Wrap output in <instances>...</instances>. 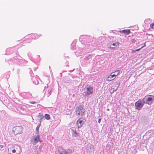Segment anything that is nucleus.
<instances>
[{"instance_id":"obj_1","label":"nucleus","mask_w":154,"mask_h":154,"mask_svg":"<svg viewBox=\"0 0 154 154\" xmlns=\"http://www.w3.org/2000/svg\"><path fill=\"white\" fill-rule=\"evenodd\" d=\"M20 152V148L17 145L12 146H10L8 149L9 154H19Z\"/></svg>"},{"instance_id":"obj_2","label":"nucleus","mask_w":154,"mask_h":154,"mask_svg":"<svg viewBox=\"0 0 154 154\" xmlns=\"http://www.w3.org/2000/svg\"><path fill=\"white\" fill-rule=\"evenodd\" d=\"M85 111V109L83 108V106L79 105L77 106L75 110V112L76 115L78 117L82 116Z\"/></svg>"},{"instance_id":"obj_3","label":"nucleus","mask_w":154,"mask_h":154,"mask_svg":"<svg viewBox=\"0 0 154 154\" xmlns=\"http://www.w3.org/2000/svg\"><path fill=\"white\" fill-rule=\"evenodd\" d=\"M120 71L119 70L113 72H112L106 79V81H110L114 79L116 76L119 74Z\"/></svg>"},{"instance_id":"obj_4","label":"nucleus","mask_w":154,"mask_h":154,"mask_svg":"<svg viewBox=\"0 0 154 154\" xmlns=\"http://www.w3.org/2000/svg\"><path fill=\"white\" fill-rule=\"evenodd\" d=\"M143 99L144 100L146 103L150 104L154 100V96L148 95L146 96L145 98H143Z\"/></svg>"},{"instance_id":"obj_5","label":"nucleus","mask_w":154,"mask_h":154,"mask_svg":"<svg viewBox=\"0 0 154 154\" xmlns=\"http://www.w3.org/2000/svg\"><path fill=\"white\" fill-rule=\"evenodd\" d=\"M23 128L21 126H15L13 129V131L15 135L22 133Z\"/></svg>"},{"instance_id":"obj_6","label":"nucleus","mask_w":154,"mask_h":154,"mask_svg":"<svg viewBox=\"0 0 154 154\" xmlns=\"http://www.w3.org/2000/svg\"><path fill=\"white\" fill-rule=\"evenodd\" d=\"M86 91L84 92L85 95L92 94L93 92V88L90 86H88L86 88Z\"/></svg>"},{"instance_id":"obj_7","label":"nucleus","mask_w":154,"mask_h":154,"mask_svg":"<svg viewBox=\"0 0 154 154\" xmlns=\"http://www.w3.org/2000/svg\"><path fill=\"white\" fill-rule=\"evenodd\" d=\"M135 109L139 110L142 107L143 104L141 100H139L135 103Z\"/></svg>"},{"instance_id":"obj_8","label":"nucleus","mask_w":154,"mask_h":154,"mask_svg":"<svg viewBox=\"0 0 154 154\" xmlns=\"http://www.w3.org/2000/svg\"><path fill=\"white\" fill-rule=\"evenodd\" d=\"M83 120V119L82 118H80L77 121L76 124L79 128L82 127V125L84 124Z\"/></svg>"},{"instance_id":"obj_9","label":"nucleus","mask_w":154,"mask_h":154,"mask_svg":"<svg viewBox=\"0 0 154 154\" xmlns=\"http://www.w3.org/2000/svg\"><path fill=\"white\" fill-rule=\"evenodd\" d=\"M119 43L118 42L116 43H113L112 44L110 47V48L112 49H116L119 47Z\"/></svg>"},{"instance_id":"obj_10","label":"nucleus","mask_w":154,"mask_h":154,"mask_svg":"<svg viewBox=\"0 0 154 154\" xmlns=\"http://www.w3.org/2000/svg\"><path fill=\"white\" fill-rule=\"evenodd\" d=\"M58 151L60 154H67V152L63 148L60 147L58 148Z\"/></svg>"},{"instance_id":"obj_11","label":"nucleus","mask_w":154,"mask_h":154,"mask_svg":"<svg viewBox=\"0 0 154 154\" xmlns=\"http://www.w3.org/2000/svg\"><path fill=\"white\" fill-rule=\"evenodd\" d=\"M33 141L32 142L33 143H36L38 141H40L39 136L38 134H37V136H35L33 137Z\"/></svg>"},{"instance_id":"obj_12","label":"nucleus","mask_w":154,"mask_h":154,"mask_svg":"<svg viewBox=\"0 0 154 154\" xmlns=\"http://www.w3.org/2000/svg\"><path fill=\"white\" fill-rule=\"evenodd\" d=\"M72 135L74 137H77L79 136V134L75 130H72Z\"/></svg>"},{"instance_id":"obj_13","label":"nucleus","mask_w":154,"mask_h":154,"mask_svg":"<svg viewBox=\"0 0 154 154\" xmlns=\"http://www.w3.org/2000/svg\"><path fill=\"white\" fill-rule=\"evenodd\" d=\"M31 36L32 39H35L38 38L39 36L37 34H32L31 35Z\"/></svg>"},{"instance_id":"obj_14","label":"nucleus","mask_w":154,"mask_h":154,"mask_svg":"<svg viewBox=\"0 0 154 154\" xmlns=\"http://www.w3.org/2000/svg\"><path fill=\"white\" fill-rule=\"evenodd\" d=\"M131 33L130 29L124 30V33L125 35H128Z\"/></svg>"},{"instance_id":"obj_15","label":"nucleus","mask_w":154,"mask_h":154,"mask_svg":"<svg viewBox=\"0 0 154 154\" xmlns=\"http://www.w3.org/2000/svg\"><path fill=\"white\" fill-rule=\"evenodd\" d=\"M40 126V124L39 125H38L36 128V131L37 134H39V129Z\"/></svg>"},{"instance_id":"obj_16","label":"nucleus","mask_w":154,"mask_h":154,"mask_svg":"<svg viewBox=\"0 0 154 154\" xmlns=\"http://www.w3.org/2000/svg\"><path fill=\"white\" fill-rule=\"evenodd\" d=\"M45 118L47 120H49L50 119V115L49 114H45Z\"/></svg>"},{"instance_id":"obj_17","label":"nucleus","mask_w":154,"mask_h":154,"mask_svg":"<svg viewBox=\"0 0 154 154\" xmlns=\"http://www.w3.org/2000/svg\"><path fill=\"white\" fill-rule=\"evenodd\" d=\"M39 117L40 118V121H41L42 120V119H43V118H44V116L42 115L41 113H39Z\"/></svg>"},{"instance_id":"obj_18","label":"nucleus","mask_w":154,"mask_h":154,"mask_svg":"<svg viewBox=\"0 0 154 154\" xmlns=\"http://www.w3.org/2000/svg\"><path fill=\"white\" fill-rule=\"evenodd\" d=\"M150 27L152 29H154V23H152L150 25Z\"/></svg>"},{"instance_id":"obj_19","label":"nucleus","mask_w":154,"mask_h":154,"mask_svg":"<svg viewBox=\"0 0 154 154\" xmlns=\"http://www.w3.org/2000/svg\"><path fill=\"white\" fill-rule=\"evenodd\" d=\"M131 41L132 42L134 43L136 42V40H135L134 39H131Z\"/></svg>"},{"instance_id":"obj_20","label":"nucleus","mask_w":154,"mask_h":154,"mask_svg":"<svg viewBox=\"0 0 154 154\" xmlns=\"http://www.w3.org/2000/svg\"><path fill=\"white\" fill-rule=\"evenodd\" d=\"M141 48H142L141 47L139 49H137L135 50L136 51H139L140 49H141Z\"/></svg>"},{"instance_id":"obj_21","label":"nucleus","mask_w":154,"mask_h":154,"mask_svg":"<svg viewBox=\"0 0 154 154\" xmlns=\"http://www.w3.org/2000/svg\"><path fill=\"white\" fill-rule=\"evenodd\" d=\"M124 30H120V31H119V32H120L122 33H124Z\"/></svg>"},{"instance_id":"obj_22","label":"nucleus","mask_w":154,"mask_h":154,"mask_svg":"<svg viewBox=\"0 0 154 154\" xmlns=\"http://www.w3.org/2000/svg\"><path fill=\"white\" fill-rule=\"evenodd\" d=\"M101 119H100H100H98V122L99 123H100V122H101Z\"/></svg>"},{"instance_id":"obj_23","label":"nucleus","mask_w":154,"mask_h":154,"mask_svg":"<svg viewBox=\"0 0 154 154\" xmlns=\"http://www.w3.org/2000/svg\"><path fill=\"white\" fill-rule=\"evenodd\" d=\"M30 103L32 104H35L36 103V102L35 101H33L32 102H30Z\"/></svg>"},{"instance_id":"obj_24","label":"nucleus","mask_w":154,"mask_h":154,"mask_svg":"<svg viewBox=\"0 0 154 154\" xmlns=\"http://www.w3.org/2000/svg\"><path fill=\"white\" fill-rule=\"evenodd\" d=\"M146 46V43H144V45H143V46H142L141 48H143V47Z\"/></svg>"},{"instance_id":"obj_25","label":"nucleus","mask_w":154,"mask_h":154,"mask_svg":"<svg viewBox=\"0 0 154 154\" xmlns=\"http://www.w3.org/2000/svg\"><path fill=\"white\" fill-rule=\"evenodd\" d=\"M136 52L135 50H132V52Z\"/></svg>"},{"instance_id":"obj_26","label":"nucleus","mask_w":154,"mask_h":154,"mask_svg":"<svg viewBox=\"0 0 154 154\" xmlns=\"http://www.w3.org/2000/svg\"><path fill=\"white\" fill-rule=\"evenodd\" d=\"M0 147L1 148H3V145H0Z\"/></svg>"}]
</instances>
